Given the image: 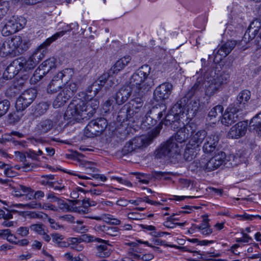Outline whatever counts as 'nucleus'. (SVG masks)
<instances>
[{"label":"nucleus","instance_id":"f257e3e1","mask_svg":"<svg viewBox=\"0 0 261 261\" xmlns=\"http://www.w3.org/2000/svg\"><path fill=\"white\" fill-rule=\"evenodd\" d=\"M151 67L148 65H143L137 69L129 78V83L133 90L132 98L124 105L119 112L118 117H122V113H126L125 119L128 120L134 117L136 119L142 117L144 114L143 105V97L150 89L152 82L149 75Z\"/></svg>","mask_w":261,"mask_h":261},{"label":"nucleus","instance_id":"f03ea898","mask_svg":"<svg viewBox=\"0 0 261 261\" xmlns=\"http://www.w3.org/2000/svg\"><path fill=\"white\" fill-rule=\"evenodd\" d=\"M70 31V29H68L57 32L48 38L35 50L28 59L21 57L13 60L6 68L3 73V78L8 80L13 78L18 73H28L44 58L47 53V47L52 42Z\"/></svg>","mask_w":261,"mask_h":261},{"label":"nucleus","instance_id":"7ed1b4c3","mask_svg":"<svg viewBox=\"0 0 261 261\" xmlns=\"http://www.w3.org/2000/svg\"><path fill=\"white\" fill-rule=\"evenodd\" d=\"M68 71L70 72H72L71 69H66L58 72L54 76L47 86V91L48 93H55L61 89L53 102V106L55 108L64 106L73 96L79 87L80 81L72 79L62 88L63 78L65 73Z\"/></svg>","mask_w":261,"mask_h":261},{"label":"nucleus","instance_id":"20e7f679","mask_svg":"<svg viewBox=\"0 0 261 261\" xmlns=\"http://www.w3.org/2000/svg\"><path fill=\"white\" fill-rule=\"evenodd\" d=\"M99 101L91 99L86 103L81 98H74L68 105L64 114V118L80 122L93 116L99 106Z\"/></svg>","mask_w":261,"mask_h":261},{"label":"nucleus","instance_id":"39448f33","mask_svg":"<svg viewBox=\"0 0 261 261\" xmlns=\"http://www.w3.org/2000/svg\"><path fill=\"white\" fill-rule=\"evenodd\" d=\"M197 127L190 132L189 139L186 145L184 157L188 161H191L200 150L201 145L206 137L207 133L204 129L197 130Z\"/></svg>","mask_w":261,"mask_h":261},{"label":"nucleus","instance_id":"423d86ee","mask_svg":"<svg viewBox=\"0 0 261 261\" xmlns=\"http://www.w3.org/2000/svg\"><path fill=\"white\" fill-rule=\"evenodd\" d=\"M223 165L227 168L236 166L237 162L235 156L232 154L226 156L225 152L219 151L207 162L201 164V167L207 171H211L218 169Z\"/></svg>","mask_w":261,"mask_h":261},{"label":"nucleus","instance_id":"0eeeda50","mask_svg":"<svg viewBox=\"0 0 261 261\" xmlns=\"http://www.w3.org/2000/svg\"><path fill=\"white\" fill-rule=\"evenodd\" d=\"M182 145L176 142L175 139L170 138L162 144L155 151V157L157 159L170 160L176 159L180 153Z\"/></svg>","mask_w":261,"mask_h":261},{"label":"nucleus","instance_id":"6e6552de","mask_svg":"<svg viewBox=\"0 0 261 261\" xmlns=\"http://www.w3.org/2000/svg\"><path fill=\"white\" fill-rule=\"evenodd\" d=\"M229 77L230 75L228 73L223 72L216 77L207 81L205 85L206 95L211 97L219 92L223 86L228 82Z\"/></svg>","mask_w":261,"mask_h":261},{"label":"nucleus","instance_id":"1a4fd4ad","mask_svg":"<svg viewBox=\"0 0 261 261\" xmlns=\"http://www.w3.org/2000/svg\"><path fill=\"white\" fill-rule=\"evenodd\" d=\"M108 125L107 120L99 118L91 120L84 129V135L88 138H93L100 135Z\"/></svg>","mask_w":261,"mask_h":261},{"label":"nucleus","instance_id":"9d476101","mask_svg":"<svg viewBox=\"0 0 261 261\" xmlns=\"http://www.w3.org/2000/svg\"><path fill=\"white\" fill-rule=\"evenodd\" d=\"M56 67V59L50 58L43 62L35 71L31 78L32 82H39L42 78L49 74L50 72Z\"/></svg>","mask_w":261,"mask_h":261},{"label":"nucleus","instance_id":"9b49d317","mask_svg":"<svg viewBox=\"0 0 261 261\" xmlns=\"http://www.w3.org/2000/svg\"><path fill=\"white\" fill-rule=\"evenodd\" d=\"M160 127H156L148 133L147 136L136 137L129 141L135 150L141 149L149 144L154 138L157 137L160 134Z\"/></svg>","mask_w":261,"mask_h":261},{"label":"nucleus","instance_id":"f8f14e48","mask_svg":"<svg viewBox=\"0 0 261 261\" xmlns=\"http://www.w3.org/2000/svg\"><path fill=\"white\" fill-rule=\"evenodd\" d=\"M25 20L22 17L13 16L4 25L2 34L3 36H8L21 30L24 26Z\"/></svg>","mask_w":261,"mask_h":261},{"label":"nucleus","instance_id":"ddd939ff","mask_svg":"<svg viewBox=\"0 0 261 261\" xmlns=\"http://www.w3.org/2000/svg\"><path fill=\"white\" fill-rule=\"evenodd\" d=\"M140 244H144L148 246L153 247L155 249H159L158 247H153L149 245L147 241H142L140 240L137 241L136 242H127L124 243V245L128 247L127 249L128 257L130 258V260H135L136 261L139 260L140 259V255L139 254L141 253L142 249L139 246Z\"/></svg>","mask_w":261,"mask_h":261},{"label":"nucleus","instance_id":"4468645a","mask_svg":"<svg viewBox=\"0 0 261 261\" xmlns=\"http://www.w3.org/2000/svg\"><path fill=\"white\" fill-rule=\"evenodd\" d=\"M82 168L85 171V173L89 174V176L85 175H81L79 174H75V175L78 176L80 178L86 179H91L92 178L99 179L101 181H106L107 180V177L103 174H92L91 172H95L98 171V169L96 167V165L94 163L85 161L82 164Z\"/></svg>","mask_w":261,"mask_h":261},{"label":"nucleus","instance_id":"2eb2a0df","mask_svg":"<svg viewBox=\"0 0 261 261\" xmlns=\"http://www.w3.org/2000/svg\"><path fill=\"white\" fill-rule=\"evenodd\" d=\"M36 97L34 90L29 89L24 91L17 99L16 107L18 111H23L28 108Z\"/></svg>","mask_w":261,"mask_h":261},{"label":"nucleus","instance_id":"dca6fc26","mask_svg":"<svg viewBox=\"0 0 261 261\" xmlns=\"http://www.w3.org/2000/svg\"><path fill=\"white\" fill-rule=\"evenodd\" d=\"M173 89L172 85L168 82L163 83L156 87L154 91V99L162 101L169 98Z\"/></svg>","mask_w":261,"mask_h":261},{"label":"nucleus","instance_id":"f3484780","mask_svg":"<svg viewBox=\"0 0 261 261\" xmlns=\"http://www.w3.org/2000/svg\"><path fill=\"white\" fill-rule=\"evenodd\" d=\"M260 28L261 21L257 19L253 20L250 24L244 34L242 40H241V43H247L251 40L255 38L256 39Z\"/></svg>","mask_w":261,"mask_h":261},{"label":"nucleus","instance_id":"a211bd4d","mask_svg":"<svg viewBox=\"0 0 261 261\" xmlns=\"http://www.w3.org/2000/svg\"><path fill=\"white\" fill-rule=\"evenodd\" d=\"M196 128V124L194 123H189L184 125L182 127L179 129L174 136L171 138L175 139V141L179 145L184 142L186 139H189L190 132Z\"/></svg>","mask_w":261,"mask_h":261},{"label":"nucleus","instance_id":"6ab92c4d","mask_svg":"<svg viewBox=\"0 0 261 261\" xmlns=\"http://www.w3.org/2000/svg\"><path fill=\"white\" fill-rule=\"evenodd\" d=\"M241 111L235 106L229 105L223 115L221 123L226 126L231 125L238 120V113Z\"/></svg>","mask_w":261,"mask_h":261},{"label":"nucleus","instance_id":"aec40b11","mask_svg":"<svg viewBox=\"0 0 261 261\" xmlns=\"http://www.w3.org/2000/svg\"><path fill=\"white\" fill-rule=\"evenodd\" d=\"M236 45L235 41L228 40L222 44L215 54L214 62L219 63L226 57Z\"/></svg>","mask_w":261,"mask_h":261},{"label":"nucleus","instance_id":"412c9836","mask_svg":"<svg viewBox=\"0 0 261 261\" xmlns=\"http://www.w3.org/2000/svg\"><path fill=\"white\" fill-rule=\"evenodd\" d=\"M247 121H240L232 126L227 134V137L231 139H238L244 136L247 130Z\"/></svg>","mask_w":261,"mask_h":261},{"label":"nucleus","instance_id":"4be33fe9","mask_svg":"<svg viewBox=\"0 0 261 261\" xmlns=\"http://www.w3.org/2000/svg\"><path fill=\"white\" fill-rule=\"evenodd\" d=\"M132 93H133V88L129 80L128 85L123 86L116 93L115 96L116 102L119 105L123 104L128 99Z\"/></svg>","mask_w":261,"mask_h":261},{"label":"nucleus","instance_id":"5701e85b","mask_svg":"<svg viewBox=\"0 0 261 261\" xmlns=\"http://www.w3.org/2000/svg\"><path fill=\"white\" fill-rule=\"evenodd\" d=\"M219 141V138L218 135L215 134L207 135L204 139V142L202 147L203 152L205 153H210L215 151Z\"/></svg>","mask_w":261,"mask_h":261},{"label":"nucleus","instance_id":"b1692460","mask_svg":"<svg viewBox=\"0 0 261 261\" xmlns=\"http://www.w3.org/2000/svg\"><path fill=\"white\" fill-rule=\"evenodd\" d=\"M251 97V92L248 90H242L238 94L236 103L232 104L236 108L242 111L246 109L247 103Z\"/></svg>","mask_w":261,"mask_h":261},{"label":"nucleus","instance_id":"393cba45","mask_svg":"<svg viewBox=\"0 0 261 261\" xmlns=\"http://www.w3.org/2000/svg\"><path fill=\"white\" fill-rule=\"evenodd\" d=\"M94 229L98 234L102 237L105 236L116 237L119 234L118 228L116 227L106 225H98L95 226Z\"/></svg>","mask_w":261,"mask_h":261},{"label":"nucleus","instance_id":"a878e982","mask_svg":"<svg viewBox=\"0 0 261 261\" xmlns=\"http://www.w3.org/2000/svg\"><path fill=\"white\" fill-rule=\"evenodd\" d=\"M132 58L129 56H125L117 60L110 68V72L116 74L122 70L130 62Z\"/></svg>","mask_w":261,"mask_h":261},{"label":"nucleus","instance_id":"bb28decb","mask_svg":"<svg viewBox=\"0 0 261 261\" xmlns=\"http://www.w3.org/2000/svg\"><path fill=\"white\" fill-rule=\"evenodd\" d=\"M179 117L176 114L172 113L170 111L166 115L165 119L162 121V124L166 126L171 125L173 129H175L178 127Z\"/></svg>","mask_w":261,"mask_h":261},{"label":"nucleus","instance_id":"cd10ccee","mask_svg":"<svg viewBox=\"0 0 261 261\" xmlns=\"http://www.w3.org/2000/svg\"><path fill=\"white\" fill-rule=\"evenodd\" d=\"M197 230L204 236H208L213 232V229L211 228L207 216H203L202 222L198 225Z\"/></svg>","mask_w":261,"mask_h":261},{"label":"nucleus","instance_id":"c85d7f7f","mask_svg":"<svg viewBox=\"0 0 261 261\" xmlns=\"http://www.w3.org/2000/svg\"><path fill=\"white\" fill-rule=\"evenodd\" d=\"M53 121L50 119L41 120L37 125L36 128L40 134H45L51 129L54 126Z\"/></svg>","mask_w":261,"mask_h":261},{"label":"nucleus","instance_id":"c756f323","mask_svg":"<svg viewBox=\"0 0 261 261\" xmlns=\"http://www.w3.org/2000/svg\"><path fill=\"white\" fill-rule=\"evenodd\" d=\"M113 75H115V74H113L112 72H110V69L107 72L101 75L97 81H98L100 84H101L103 87L106 86V88H108L109 86H111L113 84L111 77Z\"/></svg>","mask_w":261,"mask_h":261},{"label":"nucleus","instance_id":"7c9ffc66","mask_svg":"<svg viewBox=\"0 0 261 261\" xmlns=\"http://www.w3.org/2000/svg\"><path fill=\"white\" fill-rule=\"evenodd\" d=\"M83 240L81 238H70L68 239V243L70 247L77 251H81L84 249V245L82 244Z\"/></svg>","mask_w":261,"mask_h":261},{"label":"nucleus","instance_id":"2f4dec72","mask_svg":"<svg viewBox=\"0 0 261 261\" xmlns=\"http://www.w3.org/2000/svg\"><path fill=\"white\" fill-rule=\"evenodd\" d=\"M24 192L28 193V199L29 200L35 199L40 200L44 197V193L42 191L38 190L36 192L30 187V188H24Z\"/></svg>","mask_w":261,"mask_h":261},{"label":"nucleus","instance_id":"473e14b6","mask_svg":"<svg viewBox=\"0 0 261 261\" xmlns=\"http://www.w3.org/2000/svg\"><path fill=\"white\" fill-rule=\"evenodd\" d=\"M0 237L11 243L17 244V238L9 229L0 230Z\"/></svg>","mask_w":261,"mask_h":261},{"label":"nucleus","instance_id":"72a5a7b5","mask_svg":"<svg viewBox=\"0 0 261 261\" xmlns=\"http://www.w3.org/2000/svg\"><path fill=\"white\" fill-rule=\"evenodd\" d=\"M96 255L99 257L105 258L109 256L111 254L110 249L106 245H98L96 248Z\"/></svg>","mask_w":261,"mask_h":261},{"label":"nucleus","instance_id":"f704fd0d","mask_svg":"<svg viewBox=\"0 0 261 261\" xmlns=\"http://www.w3.org/2000/svg\"><path fill=\"white\" fill-rule=\"evenodd\" d=\"M24 188H30V187L21 185H19L15 187H13L12 194L16 197H21L25 196L26 198H28V193L24 192Z\"/></svg>","mask_w":261,"mask_h":261},{"label":"nucleus","instance_id":"c9c22d12","mask_svg":"<svg viewBox=\"0 0 261 261\" xmlns=\"http://www.w3.org/2000/svg\"><path fill=\"white\" fill-rule=\"evenodd\" d=\"M203 83V80L202 77L198 78L195 84L192 86L190 90L188 91L187 96L190 98L193 96L201 88Z\"/></svg>","mask_w":261,"mask_h":261},{"label":"nucleus","instance_id":"e433bc0d","mask_svg":"<svg viewBox=\"0 0 261 261\" xmlns=\"http://www.w3.org/2000/svg\"><path fill=\"white\" fill-rule=\"evenodd\" d=\"M24 81L23 80H21L19 83H14L13 85L11 86L7 91V94L10 96H15L17 94H18L20 90V88H22V86L24 85Z\"/></svg>","mask_w":261,"mask_h":261},{"label":"nucleus","instance_id":"4c0bfd02","mask_svg":"<svg viewBox=\"0 0 261 261\" xmlns=\"http://www.w3.org/2000/svg\"><path fill=\"white\" fill-rule=\"evenodd\" d=\"M103 87L101 84H100L97 80L89 85L87 89V93H93L90 94V96H95Z\"/></svg>","mask_w":261,"mask_h":261},{"label":"nucleus","instance_id":"58836bf2","mask_svg":"<svg viewBox=\"0 0 261 261\" xmlns=\"http://www.w3.org/2000/svg\"><path fill=\"white\" fill-rule=\"evenodd\" d=\"M7 40L9 42V45L11 47L14 52L19 48L22 43V38L19 36L15 35Z\"/></svg>","mask_w":261,"mask_h":261},{"label":"nucleus","instance_id":"ea45409f","mask_svg":"<svg viewBox=\"0 0 261 261\" xmlns=\"http://www.w3.org/2000/svg\"><path fill=\"white\" fill-rule=\"evenodd\" d=\"M223 111V107L221 105H217L213 108L209 112L208 118L209 120L216 118L219 114H221Z\"/></svg>","mask_w":261,"mask_h":261},{"label":"nucleus","instance_id":"a19ab883","mask_svg":"<svg viewBox=\"0 0 261 261\" xmlns=\"http://www.w3.org/2000/svg\"><path fill=\"white\" fill-rule=\"evenodd\" d=\"M184 109H185V108L182 106L181 101H178L172 107L170 111L177 115L180 118L185 113Z\"/></svg>","mask_w":261,"mask_h":261},{"label":"nucleus","instance_id":"79ce46f5","mask_svg":"<svg viewBox=\"0 0 261 261\" xmlns=\"http://www.w3.org/2000/svg\"><path fill=\"white\" fill-rule=\"evenodd\" d=\"M25 217L30 219H41L45 218H47L48 216L47 215L40 212H27L25 214Z\"/></svg>","mask_w":261,"mask_h":261},{"label":"nucleus","instance_id":"37998d69","mask_svg":"<svg viewBox=\"0 0 261 261\" xmlns=\"http://www.w3.org/2000/svg\"><path fill=\"white\" fill-rule=\"evenodd\" d=\"M49 104L46 102L39 103L36 107L35 113L39 115L44 114L48 109Z\"/></svg>","mask_w":261,"mask_h":261},{"label":"nucleus","instance_id":"c03bdc74","mask_svg":"<svg viewBox=\"0 0 261 261\" xmlns=\"http://www.w3.org/2000/svg\"><path fill=\"white\" fill-rule=\"evenodd\" d=\"M61 184V182H58V181H49L46 180V178H44V179L42 180L41 181V184L42 185H48L50 187H51L54 188V189L56 191H61L63 189H64V186H56V184Z\"/></svg>","mask_w":261,"mask_h":261},{"label":"nucleus","instance_id":"a18cd8bd","mask_svg":"<svg viewBox=\"0 0 261 261\" xmlns=\"http://www.w3.org/2000/svg\"><path fill=\"white\" fill-rule=\"evenodd\" d=\"M10 106V102L7 100L0 101V117L8 112Z\"/></svg>","mask_w":261,"mask_h":261},{"label":"nucleus","instance_id":"49530a36","mask_svg":"<svg viewBox=\"0 0 261 261\" xmlns=\"http://www.w3.org/2000/svg\"><path fill=\"white\" fill-rule=\"evenodd\" d=\"M9 8V5L8 1H0V19L7 13Z\"/></svg>","mask_w":261,"mask_h":261},{"label":"nucleus","instance_id":"de8ad7c7","mask_svg":"<svg viewBox=\"0 0 261 261\" xmlns=\"http://www.w3.org/2000/svg\"><path fill=\"white\" fill-rule=\"evenodd\" d=\"M135 151H136L135 149L134 148L130 141H129L125 144L122 148V153L123 155H124L130 153Z\"/></svg>","mask_w":261,"mask_h":261},{"label":"nucleus","instance_id":"09e8293b","mask_svg":"<svg viewBox=\"0 0 261 261\" xmlns=\"http://www.w3.org/2000/svg\"><path fill=\"white\" fill-rule=\"evenodd\" d=\"M57 202L59 208L62 210L63 212H67L69 210L70 205L67 203H66L64 200L59 198Z\"/></svg>","mask_w":261,"mask_h":261},{"label":"nucleus","instance_id":"8fccbe9b","mask_svg":"<svg viewBox=\"0 0 261 261\" xmlns=\"http://www.w3.org/2000/svg\"><path fill=\"white\" fill-rule=\"evenodd\" d=\"M144 215L137 212H130L128 213L127 218L129 220H140L143 219Z\"/></svg>","mask_w":261,"mask_h":261},{"label":"nucleus","instance_id":"3c124183","mask_svg":"<svg viewBox=\"0 0 261 261\" xmlns=\"http://www.w3.org/2000/svg\"><path fill=\"white\" fill-rule=\"evenodd\" d=\"M199 103L198 101H194L191 102L187 106V115H189V109L191 108V112L193 115L195 114L196 112L197 111L199 108Z\"/></svg>","mask_w":261,"mask_h":261},{"label":"nucleus","instance_id":"603ef678","mask_svg":"<svg viewBox=\"0 0 261 261\" xmlns=\"http://www.w3.org/2000/svg\"><path fill=\"white\" fill-rule=\"evenodd\" d=\"M30 228L32 230L37 232L39 234H42L44 233V231L43 228V225L40 224H32L30 226Z\"/></svg>","mask_w":261,"mask_h":261},{"label":"nucleus","instance_id":"864d4df0","mask_svg":"<svg viewBox=\"0 0 261 261\" xmlns=\"http://www.w3.org/2000/svg\"><path fill=\"white\" fill-rule=\"evenodd\" d=\"M77 225L75 227V230L79 232L83 233L88 230L87 226L83 225V222L81 221H77L76 222Z\"/></svg>","mask_w":261,"mask_h":261},{"label":"nucleus","instance_id":"5fc2aeb1","mask_svg":"<svg viewBox=\"0 0 261 261\" xmlns=\"http://www.w3.org/2000/svg\"><path fill=\"white\" fill-rule=\"evenodd\" d=\"M20 119V117L16 112L10 113L8 115V120L10 123H15L18 122Z\"/></svg>","mask_w":261,"mask_h":261},{"label":"nucleus","instance_id":"6e6d98bb","mask_svg":"<svg viewBox=\"0 0 261 261\" xmlns=\"http://www.w3.org/2000/svg\"><path fill=\"white\" fill-rule=\"evenodd\" d=\"M40 209H43L45 210H49L54 212H57L58 211V208L54 205L46 202L43 203L42 204L41 203Z\"/></svg>","mask_w":261,"mask_h":261},{"label":"nucleus","instance_id":"4d7b16f0","mask_svg":"<svg viewBox=\"0 0 261 261\" xmlns=\"http://www.w3.org/2000/svg\"><path fill=\"white\" fill-rule=\"evenodd\" d=\"M252 240V238L247 233H243L242 238H237L236 242L238 243H249L250 241Z\"/></svg>","mask_w":261,"mask_h":261},{"label":"nucleus","instance_id":"13d9d810","mask_svg":"<svg viewBox=\"0 0 261 261\" xmlns=\"http://www.w3.org/2000/svg\"><path fill=\"white\" fill-rule=\"evenodd\" d=\"M4 174L6 176L9 177H14L16 175V173L12 169L11 167L9 165L4 170Z\"/></svg>","mask_w":261,"mask_h":261},{"label":"nucleus","instance_id":"bf43d9fd","mask_svg":"<svg viewBox=\"0 0 261 261\" xmlns=\"http://www.w3.org/2000/svg\"><path fill=\"white\" fill-rule=\"evenodd\" d=\"M76 212L82 215L88 214L89 212L88 206H86L83 203L82 206L76 207Z\"/></svg>","mask_w":261,"mask_h":261},{"label":"nucleus","instance_id":"052dcab7","mask_svg":"<svg viewBox=\"0 0 261 261\" xmlns=\"http://www.w3.org/2000/svg\"><path fill=\"white\" fill-rule=\"evenodd\" d=\"M16 232L21 237H25L29 233V229L27 227H20L17 229Z\"/></svg>","mask_w":261,"mask_h":261},{"label":"nucleus","instance_id":"680f3d73","mask_svg":"<svg viewBox=\"0 0 261 261\" xmlns=\"http://www.w3.org/2000/svg\"><path fill=\"white\" fill-rule=\"evenodd\" d=\"M25 208L40 209L41 203L36 201H32L29 203L25 204Z\"/></svg>","mask_w":261,"mask_h":261},{"label":"nucleus","instance_id":"e2e57ef3","mask_svg":"<svg viewBox=\"0 0 261 261\" xmlns=\"http://www.w3.org/2000/svg\"><path fill=\"white\" fill-rule=\"evenodd\" d=\"M236 218H240V220H253L255 219V215H250L246 213L243 215H237Z\"/></svg>","mask_w":261,"mask_h":261},{"label":"nucleus","instance_id":"0e129e2a","mask_svg":"<svg viewBox=\"0 0 261 261\" xmlns=\"http://www.w3.org/2000/svg\"><path fill=\"white\" fill-rule=\"evenodd\" d=\"M3 42L5 44V48H4V55H5V56L14 52L11 47L9 45V42L7 40L6 41Z\"/></svg>","mask_w":261,"mask_h":261},{"label":"nucleus","instance_id":"69168bd1","mask_svg":"<svg viewBox=\"0 0 261 261\" xmlns=\"http://www.w3.org/2000/svg\"><path fill=\"white\" fill-rule=\"evenodd\" d=\"M60 218L65 221H66L69 223H74V217L70 215V214H67L64 215L62 216H61Z\"/></svg>","mask_w":261,"mask_h":261},{"label":"nucleus","instance_id":"338daca9","mask_svg":"<svg viewBox=\"0 0 261 261\" xmlns=\"http://www.w3.org/2000/svg\"><path fill=\"white\" fill-rule=\"evenodd\" d=\"M250 127H253V129H254L258 135L261 136V121H258L257 123H251L250 122Z\"/></svg>","mask_w":261,"mask_h":261},{"label":"nucleus","instance_id":"774afa93","mask_svg":"<svg viewBox=\"0 0 261 261\" xmlns=\"http://www.w3.org/2000/svg\"><path fill=\"white\" fill-rule=\"evenodd\" d=\"M154 258V255L152 253H145L142 255V256H140V259L143 261H149L152 259Z\"/></svg>","mask_w":261,"mask_h":261}]
</instances>
